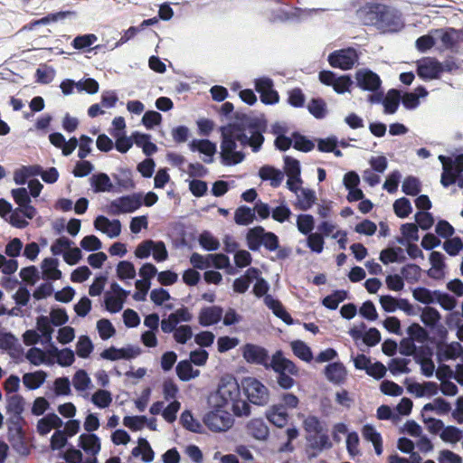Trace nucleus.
Here are the masks:
<instances>
[{
  "label": "nucleus",
  "mask_w": 463,
  "mask_h": 463,
  "mask_svg": "<svg viewBox=\"0 0 463 463\" xmlns=\"http://www.w3.org/2000/svg\"><path fill=\"white\" fill-rule=\"evenodd\" d=\"M440 40L446 48H452L459 42H463V30L449 28L442 33Z\"/></svg>",
  "instance_id": "obj_34"
},
{
  "label": "nucleus",
  "mask_w": 463,
  "mask_h": 463,
  "mask_svg": "<svg viewBox=\"0 0 463 463\" xmlns=\"http://www.w3.org/2000/svg\"><path fill=\"white\" fill-rule=\"evenodd\" d=\"M442 72V63L434 57H423L417 61V74L424 80L439 79Z\"/></svg>",
  "instance_id": "obj_12"
},
{
  "label": "nucleus",
  "mask_w": 463,
  "mask_h": 463,
  "mask_svg": "<svg viewBox=\"0 0 463 463\" xmlns=\"http://www.w3.org/2000/svg\"><path fill=\"white\" fill-rule=\"evenodd\" d=\"M241 385L234 376H223L219 388L211 396L210 404L230 409L236 417H249L251 407L248 401L241 398Z\"/></svg>",
  "instance_id": "obj_3"
},
{
  "label": "nucleus",
  "mask_w": 463,
  "mask_h": 463,
  "mask_svg": "<svg viewBox=\"0 0 463 463\" xmlns=\"http://www.w3.org/2000/svg\"><path fill=\"white\" fill-rule=\"evenodd\" d=\"M117 275L119 279H133L136 276L134 265L128 260H122L118 264Z\"/></svg>",
  "instance_id": "obj_51"
},
{
  "label": "nucleus",
  "mask_w": 463,
  "mask_h": 463,
  "mask_svg": "<svg viewBox=\"0 0 463 463\" xmlns=\"http://www.w3.org/2000/svg\"><path fill=\"white\" fill-rule=\"evenodd\" d=\"M246 430L250 436L259 440H264L269 436V429L261 419H252L246 425Z\"/></svg>",
  "instance_id": "obj_23"
},
{
  "label": "nucleus",
  "mask_w": 463,
  "mask_h": 463,
  "mask_svg": "<svg viewBox=\"0 0 463 463\" xmlns=\"http://www.w3.org/2000/svg\"><path fill=\"white\" fill-rule=\"evenodd\" d=\"M354 84L352 80V77L349 75H341L336 77L335 83L333 85V89L337 93H345L348 92L350 87Z\"/></svg>",
  "instance_id": "obj_58"
},
{
  "label": "nucleus",
  "mask_w": 463,
  "mask_h": 463,
  "mask_svg": "<svg viewBox=\"0 0 463 463\" xmlns=\"http://www.w3.org/2000/svg\"><path fill=\"white\" fill-rule=\"evenodd\" d=\"M137 354V351H134L131 347L118 349L112 346L102 351L100 356L109 361H116L119 359H130Z\"/></svg>",
  "instance_id": "obj_22"
},
{
  "label": "nucleus",
  "mask_w": 463,
  "mask_h": 463,
  "mask_svg": "<svg viewBox=\"0 0 463 463\" xmlns=\"http://www.w3.org/2000/svg\"><path fill=\"white\" fill-rule=\"evenodd\" d=\"M265 305L270 308L276 317L280 318L287 325L292 324V318L290 315L286 311L280 300H277L272 296H266L264 298Z\"/></svg>",
  "instance_id": "obj_21"
},
{
  "label": "nucleus",
  "mask_w": 463,
  "mask_h": 463,
  "mask_svg": "<svg viewBox=\"0 0 463 463\" xmlns=\"http://www.w3.org/2000/svg\"><path fill=\"white\" fill-rule=\"evenodd\" d=\"M8 440L14 451L22 456H27L30 453V449L24 439L23 426L20 430L14 426L8 427Z\"/></svg>",
  "instance_id": "obj_15"
},
{
  "label": "nucleus",
  "mask_w": 463,
  "mask_h": 463,
  "mask_svg": "<svg viewBox=\"0 0 463 463\" xmlns=\"http://www.w3.org/2000/svg\"><path fill=\"white\" fill-rule=\"evenodd\" d=\"M439 160L443 168L440 183L444 187H449L456 183L458 174L463 173V154L458 155L454 160L444 155H439Z\"/></svg>",
  "instance_id": "obj_8"
},
{
  "label": "nucleus",
  "mask_w": 463,
  "mask_h": 463,
  "mask_svg": "<svg viewBox=\"0 0 463 463\" xmlns=\"http://www.w3.org/2000/svg\"><path fill=\"white\" fill-rule=\"evenodd\" d=\"M90 378L86 371L79 370L72 379V383L77 391H85L90 384Z\"/></svg>",
  "instance_id": "obj_55"
},
{
  "label": "nucleus",
  "mask_w": 463,
  "mask_h": 463,
  "mask_svg": "<svg viewBox=\"0 0 463 463\" xmlns=\"http://www.w3.org/2000/svg\"><path fill=\"white\" fill-rule=\"evenodd\" d=\"M364 25L374 26L383 33H396L403 27L401 13L383 4H367L362 10Z\"/></svg>",
  "instance_id": "obj_4"
},
{
  "label": "nucleus",
  "mask_w": 463,
  "mask_h": 463,
  "mask_svg": "<svg viewBox=\"0 0 463 463\" xmlns=\"http://www.w3.org/2000/svg\"><path fill=\"white\" fill-rule=\"evenodd\" d=\"M260 274V271L257 268H250L246 273L234 279L232 284L234 292L238 294L245 293L249 289L250 283L255 280V278Z\"/></svg>",
  "instance_id": "obj_18"
},
{
  "label": "nucleus",
  "mask_w": 463,
  "mask_h": 463,
  "mask_svg": "<svg viewBox=\"0 0 463 463\" xmlns=\"http://www.w3.org/2000/svg\"><path fill=\"white\" fill-rule=\"evenodd\" d=\"M242 357L249 364L263 366L266 370H272L277 374V383L283 390L291 389L296 381L294 377L299 376V368L294 362L286 358L283 351L279 349L269 358L268 351L254 344H246L242 347Z\"/></svg>",
  "instance_id": "obj_2"
},
{
  "label": "nucleus",
  "mask_w": 463,
  "mask_h": 463,
  "mask_svg": "<svg viewBox=\"0 0 463 463\" xmlns=\"http://www.w3.org/2000/svg\"><path fill=\"white\" fill-rule=\"evenodd\" d=\"M307 247L317 253H320L324 248V238L318 232H311L307 237Z\"/></svg>",
  "instance_id": "obj_62"
},
{
  "label": "nucleus",
  "mask_w": 463,
  "mask_h": 463,
  "mask_svg": "<svg viewBox=\"0 0 463 463\" xmlns=\"http://www.w3.org/2000/svg\"><path fill=\"white\" fill-rule=\"evenodd\" d=\"M410 339L413 342L424 343L428 339V333L420 324H412L408 327Z\"/></svg>",
  "instance_id": "obj_56"
},
{
  "label": "nucleus",
  "mask_w": 463,
  "mask_h": 463,
  "mask_svg": "<svg viewBox=\"0 0 463 463\" xmlns=\"http://www.w3.org/2000/svg\"><path fill=\"white\" fill-rule=\"evenodd\" d=\"M393 211L397 217L403 219L412 212L411 201L406 197H400L393 203Z\"/></svg>",
  "instance_id": "obj_39"
},
{
  "label": "nucleus",
  "mask_w": 463,
  "mask_h": 463,
  "mask_svg": "<svg viewBox=\"0 0 463 463\" xmlns=\"http://www.w3.org/2000/svg\"><path fill=\"white\" fill-rule=\"evenodd\" d=\"M79 446L87 453L98 455L100 451L99 438L94 433H82L79 437Z\"/></svg>",
  "instance_id": "obj_19"
},
{
  "label": "nucleus",
  "mask_w": 463,
  "mask_h": 463,
  "mask_svg": "<svg viewBox=\"0 0 463 463\" xmlns=\"http://www.w3.org/2000/svg\"><path fill=\"white\" fill-rule=\"evenodd\" d=\"M131 455L134 457L142 455V460L146 463L153 461L155 456L149 442L144 438H139L137 446L132 449Z\"/></svg>",
  "instance_id": "obj_27"
},
{
  "label": "nucleus",
  "mask_w": 463,
  "mask_h": 463,
  "mask_svg": "<svg viewBox=\"0 0 463 463\" xmlns=\"http://www.w3.org/2000/svg\"><path fill=\"white\" fill-rule=\"evenodd\" d=\"M47 374L44 371L27 373L23 376V383L28 390H36L45 382Z\"/></svg>",
  "instance_id": "obj_26"
},
{
  "label": "nucleus",
  "mask_w": 463,
  "mask_h": 463,
  "mask_svg": "<svg viewBox=\"0 0 463 463\" xmlns=\"http://www.w3.org/2000/svg\"><path fill=\"white\" fill-rule=\"evenodd\" d=\"M309 113L317 119L326 117V102L321 98H313L307 105Z\"/></svg>",
  "instance_id": "obj_36"
},
{
  "label": "nucleus",
  "mask_w": 463,
  "mask_h": 463,
  "mask_svg": "<svg viewBox=\"0 0 463 463\" xmlns=\"http://www.w3.org/2000/svg\"><path fill=\"white\" fill-rule=\"evenodd\" d=\"M402 192L410 196H416L420 192V183L415 176L409 175L403 179Z\"/></svg>",
  "instance_id": "obj_43"
},
{
  "label": "nucleus",
  "mask_w": 463,
  "mask_h": 463,
  "mask_svg": "<svg viewBox=\"0 0 463 463\" xmlns=\"http://www.w3.org/2000/svg\"><path fill=\"white\" fill-rule=\"evenodd\" d=\"M255 211L246 205L239 206L234 213V222L240 225H248L254 222Z\"/></svg>",
  "instance_id": "obj_31"
},
{
  "label": "nucleus",
  "mask_w": 463,
  "mask_h": 463,
  "mask_svg": "<svg viewBox=\"0 0 463 463\" xmlns=\"http://www.w3.org/2000/svg\"><path fill=\"white\" fill-rule=\"evenodd\" d=\"M93 344L90 338L87 335H82L79 338L76 345V354L80 358H88L93 352Z\"/></svg>",
  "instance_id": "obj_44"
},
{
  "label": "nucleus",
  "mask_w": 463,
  "mask_h": 463,
  "mask_svg": "<svg viewBox=\"0 0 463 463\" xmlns=\"http://www.w3.org/2000/svg\"><path fill=\"white\" fill-rule=\"evenodd\" d=\"M255 90L260 94L262 103L273 105L279 101V94L274 89L272 79L261 77L255 80Z\"/></svg>",
  "instance_id": "obj_13"
},
{
  "label": "nucleus",
  "mask_w": 463,
  "mask_h": 463,
  "mask_svg": "<svg viewBox=\"0 0 463 463\" xmlns=\"http://www.w3.org/2000/svg\"><path fill=\"white\" fill-rule=\"evenodd\" d=\"M326 377L335 383H341L346 377L345 366L339 362L329 364L326 367Z\"/></svg>",
  "instance_id": "obj_25"
},
{
  "label": "nucleus",
  "mask_w": 463,
  "mask_h": 463,
  "mask_svg": "<svg viewBox=\"0 0 463 463\" xmlns=\"http://www.w3.org/2000/svg\"><path fill=\"white\" fill-rule=\"evenodd\" d=\"M92 402L99 408H106L111 402V395L109 391L98 390L92 395Z\"/></svg>",
  "instance_id": "obj_61"
},
{
  "label": "nucleus",
  "mask_w": 463,
  "mask_h": 463,
  "mask_svg": "<svg viewBox=\"0 0 463 463\" xmlns=\"http://www.w3.org/2000/svg\"><path fill=\"white\" fill-rule=\"evenodd\" d=\"M189 147L192 151L198 150L210 157H212L216 151L215 145L207 139L194 140L189 144Z\"/></svg>",
  "instance_id": "obj_40"
},
{
  "label": "nucleus",
  "mask_w": 463,
  "mask_h": 463,
  "mask_svg": "<svg viewBox=\"0 0 463 463\" xmlns=\"http://www.w3.org/2000/svg\"><path fill=\"white\" fill-rule=\"evenodd\" d=\"M91 184L96 193L109 192L113 188L109 175L105 173L93 175L91 177Z\"/></svg>",
  "instance_id": "obj_35"
},
{
  "label": "nucleus",
  "mask_w": 463,
  "mask_h": 463,
  "mask_svg": "<svg viewBox=\"0 0 463 463\" xmlns=\"http://www.w3.org/2000/svg\"><path fill=\"white\" fill-rule=\"evenodd\" d=\"M176 374L182 381L194 379L199 375V371H193V364L188 360L180 361L176 365Z\"/></svg>",
  "instance_id": "obj_37"
},
{
  "label": "nucleus",
  "mask_w": 463,
  "mask_h": 463,
  "mask_svg": "<svg viewBox=\"0 0 463 463\" xmlns=\"http://www.w3.org/2000/svg\"><path fill=\"white\" fill-rule=\"evenodd\" d=\"M24 399L20 394H13L7 397V404H5V412L10 415L8 419V427H15L19 430L21 426L24 424L23 412L24 411Z\"/></svg>",
  "instance_id": "obj_11"
},
{
  "label": "nucleus",
  "mask_w": 463,
  "mask_h": 463,
  "mask_svg": "<svg viewBox=\"0 0 463 463\" xmlns=\"http://www.w3.org/2000/svg\"><path fill=\"white\" fill-rule=\"evenodd\" d=\"M246 242L250 250H259L261 245L269 251L276 250L279 247V237L272 232H265L260 225L250 229L246 234Z\"/></svg>",
  "instance_id": "obj_5"
},
{
  "label": "nucleus",
  "mask_w": 463,
  "mask_h": 463,
  "mask_svg": "<svg viewBox=\"0 0 463 463\" xmlns=\"http://www.w3.org/2000/svg\"><path fill=\"white\" fill-rule=\"evenodd\" d=\"M58 260L53 258H46L43 260L42 269L44 279L56 280L59 279L62 273L57 269Z\"/></svg>",
  "instance_id": "obj_28"
},
{
  "label": "nucleus",
  "mask_w": 463,
  "mask_h": 463,
  "mask_svg": "<svg viewBox=\"0 0 463 463\" xmlns=\"http://www.w3.org/2000/svg\"><path fill=\"white\" fill-rule=\"evenodd\" d=\"M436 299L439 303V305L445 309V310H451L456 306V300L454 298L449 296L446 293H441L439 290L434 291Z\"/></svg>",
  "instance_id": "obj_64"
},
{
  "label": "nucleus",
  "mask_w": 463,
  "mask_h": 463,
  "mask_svg": "<svg viewBox=\"0 0 463 463\" xmlns=\"http://www.w3.org/2000/svg\"><path fill=\"white\" fill-rule=\"evenodd\" d=\"M291 351L299 359L305 362H311L313 359V354L309 346L301 340L292 341L290 344Z\"/></svg>",
  "instance_id": "obj_33"
},
{
  "label": "nucleus",
  "mask_w": 463,
  "mask_h": 463,
  "mask_svg": "<svg viewBox=\"0 0 463 463\" xmlns=\"http://www.w3.org/2000/svg\"><path fill=\"white\" fill-rule=\"evenodd\" d=\"M292 146L298 151L309 152L315 147V145L311 140L307 139L298 132H294L292 134Z\"/></svg>",
  "instance_id": "obj_46"
},
{
  "label": "nucleus",
  "mask_w": 463,
  "mask_h": 463,
  "mask_svg": "<svg viewBox=\"0 0 463 463\" xmlns=\"http://www.w3.org/2000/svg\"><path fill=\"white\" fill-rule=\"evenodd\" d=\"M420 274L421 269L417 264L410 263L401 269V276L411 284L418 282Z\"/></svg>",
  "instance_id": "obj_38"
},
{
  "label": "nucleus",
  "mask_w": 463,
  "mask_h": 463,
  "mask_svg": "<svg viewBox=\"0 0 463 463\" xmlns=\"http://www.w3.org/2000/svg\"><path fill=\"white\" fill-rule=\"evenodd\" d=\"M260 177L262 180L271 181V186L278 187L283 180V174L280 170H277L272 166H262L259 172Z\"/></svg>",
  "instance_id": "obj_30"
},
{
  "label": "nucleus",
  "mask_w": 463,
  "mask_h": 463,
  "mask_svg": "<svg viewBox=\"0 0 463 463\" xmlns=\"http://www.w3.org/2000/svg\"><path fill=\"white\" fill-rule=\"evenodd\" d=\"M212 410L203 416V423L212 431H225L232 428L234 423L232 415L228 411L227 408L216 407L211 404Z\"/></svg>",
  "instance_id": "obj_7"
},
{
  "label": "nucleus",
  "mask_w": 463,
  "mask_h": 463,
  "mask_svg": "<svg viewBox=\"0 0 463 463\" xmlns=\"http://www.w3.org/2000/svg\"><path fill=\"white\" fill-rule=\"evenodd\" d=\"M307 440L309 444V448L316 450V452L310 454L309 457H316L323 449H331L333 446L329 436L326 433H319L318 436L309 435L307 437Z\"/></svg>",
  "instance_id": "obj_20"
},
{
  "label": "nucleus",
  "mask_w": 463,
  "mask_h": 463,
  "mask_svg": "<svg viewBox=\"0 0 463 463\" xmlns=\"http://www.w3.org/2000/svg\"><path fill=\"white\" fill-rule=\"evenodd\" d=\"M98 38L95 34H85L77 36L72 42V46L77 50L85 49L91 46L97 42Z\"/></svg>",
  "instance_id": "obj_60"
},
{
  "label": "nucleus",
  "mask_w": 463,
  "mask_h": 463,
  "mask_svg": "<svg viewBox=\"0 0 463 463\" xmlns=\"http://www.w3.org/2000/svg\"><path fill=\"white\" fill-rule=\"evenodd\" d=\"M297 227H298V232L303 234L311 233L314 229V218L309 214H301L297 218Z\"/></svg>",
  "instance_id": "obj_57"
},
{
  "label": "nucleus",
  "mask_w": 463,
  "mask_h": 463,
  "mask_svg": "<svg viewBox=\"0 0 463 463\" xmlns=\"http://www.w3.org/2000/svg\"><path fill=\"white\" fill-rule=\"evenodd\" d=\"M241 389L251 404L267 405L269 400L268 388L257 378L246 376L241 380Z\"/></svg>",
  "instance_id": "obj_6"
},
{
  "label": "nucleus",
  "mask_w": 463,
  "mask_h": 463,
  "mask_svg": "<svg viewBox=\"0 0 463 463\" xmlns=\"http://www.w3.org/2000/svg\"><path fill=\"white\" fill-rule=\"evenodd\" d=\"M265 415L268 421L277 428L286 427L289 420V415L283 405L273 404L267 410Z\"/></svg>",
  "instance_id": "obj_17"
},
{
  "label": "nucleus",
  "mask_w": 463,
  "mask_h": 463,
  "mask_svg": "<svg viewBox=\"0 0 463 463\" xmlns=\"http://www.w3.org/2000/svg\"><path fill=\"white\" fill-rule=\"evenodd\" d=\"M359 54L355 48L346 47L335 50L328 56V62L332 68L339 70H352L358 62Z\"/></svg>",
  "instance_id": "obj_9"
},
{
  "label": "nucleus",
  "mask_w": 463,
  "mask_h": 463,
  "mask_svg": "<svg viewBox=\"0 0 463 463\" xmlns=\"http://www.w3.org/2000/svg\"><path fill=\"white\" fill-rule=\"evenodd\" d=\"M355 79L358 87L367 91H375L382 84L381 78L368 69L358 70L355 73Z\"/></svg>",
  "instance_id": "obj_14"
},
{
  "label": "nucleus",
  "mask_w": 463,
  "mask_h": 463,
  "mask_svg": "<svg viewBox=\"0 0 463 463\" xmlns=\"http://www.w3.org/2000/svg\"><path fill=\"white\" fill-rule=\"evenodd\" d=\"M410 360L406 358H392L389 363V370L392 374L409 373L411 369L408 367Z\"/></svg>",
  "instance_id": "obj_49"
},
{
  "label": "nucleus",
  "mask_w": 463,
  "mask_h": 463,
  "mask_svg": "<svg viewBox=\"0 0 463 463\" xmlns=\"http://www.w3.org/2000/svg\"><path fill=\"white\" fill-rule=\"evenodd\" d=\"M401 101V94L397 90H390L385 98L383 99V107L385 114H394L399 107V103Z\"/></svg>",
  "instance_id": "obj_32"
},
{
  "label": "nucleus",
  "mask_w": 463,
  "mask_h": 463,
  "mask_svg": "<svg viewBox=\"0 0 463 463\" xmlns=\"http://www.w3.org/2000/svg\"><path fill=\"white\" fill-rule=\"evenodd\" d=\"M347 293L345 290H335L331 295L322 299V305L331 310L337 308L340 302L346 299Z\"/></svg>",
  "instance_id": "obj_42"
},
{
  "label": "nucleus",
  "mask_w": 463,
  "mask_h": 463,
  "mask_svg": "<svg viewBox=\"0 0 463 463\" xmlns=\"http://www.w3.org/2000/svg\"><path fill=\"white\" fill-rule=\"evenodd\" d=\"M420 320L426 326H435L440 320V314L435 307H426L421 312Z\"/></svg>",
  "instance_id": "obj_45"
},
{
  "label": "nucleus",
  "mask_w": 463,
  "mask_h": 463,
  "mask_svg": "<svg viewBox=\"0 0 463 463\" xmlns=\"http://www.w3.org/2000/svg\"><path fill=\"white\" fill-rule=\"evenodd\" d=\"M223 315V308L220 306L203 307L199 314V324L202 326H211L219 323Z\"/></svg>",
  "instance_id": "obj_16"
},
{
  "label": "nucleus",
  "mask_w": 463,
  "mask_h": 463,
  "mask_svg": "<svg viewBox=\"0 0 463 463\" xmlns=\"http://www.w3.org/2000/svg\"><path fill=\"white\" fill-rule=\"evenodd\" d=\"M450 409V403L442 398H438L433 403H426L423 406L424 411L436 410L439 414L442 415L449 413Z\"/></svg>",
  "instance_id": "obj_54"
},
{
  "label": "nucleus",
  "mask_w": 463,
  "mask_h": 463,
  "mask_svg": "<svg viewBox=\"0 0 463 463\" xmlns=\"http://www.w3.org/2000/svg\"><path fill=\"white\" fill-rule=\"evenodd\" d=\"M435 294L423 287L416 288L413 290V298L423 304H430L435 301Z\"/></svg>",
  "instance_id": "obj_59"
},
{
  "label": "nucleus",
  "mask_w": 463,
  "mask_h": 463,
  "mask_svg": "<svg viewBox=\"0 0 463 463\" xmlns=\"http://www.w3.org/2000/svg\"><path fill=\"white\" fill-rule=\"evenodd\" d=\"M298 191L301 192V194L298 195V208L307 211L316 201L315 192L310 189H300Z\"/></svg>",
  "instance_id": "obj_48"
},
{
  "label": "nucleus",
  "mask_w": 463,
  "mask_h": 463,
  "mask_svg": "<svg viewBox=\"0 0 463 463\" xmlns=\"http://www.w3.org/2000/svg\"><path fill=\"white\" fill-rule=\"evenodd\" d=\"M380 260L383 264L388 265L394 262H403L406 260V256L402 254L401 248H386L381 251Z\"/></svg>",
  "instance_id": "obj_29"
},
{
  "label": "nucleus",
  "mask_w": 463,
  "mask_h": 463,
  "mask_svg": "<svg viewBox=\"0 0 463 463\" xmlns=\"http://www.w3.org/2000/svg\"><path fill=\"white\" fill-rule=\"evenodd\" d=\"M463 438V431L458 427L448 426L440 432V439L447 443L455 444Z\"/></svg>",
  "instance_id": "obj_41"
},
{
  "label": "nucleus",
  "mask_w": 463,
  "mask_h": 463,
  "mask_svg": "<svg viewBox=\"0 0 463 463\" xmlns=\"http://www.w3.org/2000/svg\"><path fill=\"white\" fill-rule=\"evenodd\" d=\"M303 428L307 433L318 435L322 432V423L317 416L308 415L303 421Z\"/></svg>",
  "instance_id": "obj_52"
},
{
  "label": "nucleus",
  "mask_w": 463,
  "mask_h": 463,
  "mask_svg": "<svg viewBox=\"0 0 463 463\" xmlns=\"http://www.w3.org/2000/svg\"><path fill=\"white\" fill-rule=\"evenodd\" d=\"M264 131L265 126L258 121L250 122L247 128L237 123L222 127L221 157L222 165L231 166L243 161L244 154L235 150L236 142L242 147L249 146L253 152H258L264 142L262 135Z\"/></svg>",
  "instance_id": "obj_1"
},
{
  "label": "nucleus",
  "mask_w": 463,
  "mask_h": 463,
  "mask_svg": "<svg viewBox=\"0 0 463 463\" xmlns=\"http://www.w3.org/2000/svg\"><path fill=\"white\" fill-rule=\"evenodd\" d=\"M306 96L299 88H294L288 92V103L294 108H302L305 105Z\"/></svg>",
  "instance_id": "obj_53"
},
{
  "label": "nucleus",
  "mask_w": 463,
  "mask_h": 463,
  "mask_svg": "<svg viewBox=\"0 0 463 463\" xmlns=\"http://www.w3.org/2000/svg\"><path fill=\"white\" fill-rule=\"evenodd\" d=\"M284 171L288 177L291 178H298V176H301V168L299 167V161L289 156H284Z\"/></svg>",
  "instance_id": "obj_47"
},
{
  "label": "nucleus",
  "mask_w": 463,
  "mask_h": 463,
  "mask_svg": "<svg viewBox=\"0 0 463 463\" xmlns=\"http://www.w3.org/2000/svg\"><path fill=\"white\" fill-rule=\"evenodd\" d=\"M362 433L366 440L372 442L374 449V452L378 455H381L383 451V438L381 433L379 431H376L374 427L371 425H364L363 427Z\"/></svg>",
  "instance_id": "obj_24"
},
{
  "label": "nucleus",
  "mask_w": 463,
  "mask_h": 463,
  "mask_svg": "<svg viewBox=\"0 0 463 463\" xmlns=\"http://www.w3.org/2000/svg\"><path fill=\"white\" fill-rule=\"evenodd\" d=\"M199 242L207 250H217L220 248V242L208 232H204L200 235Z\"/></svg>",
  "instance_id": "obj_63"
},
{
  "label": "nucleus",
  "mask_w": 463,
  "mask_h": 463,
  "mask_svg": "<svg viewBox=\"0 0 463 463\" xmlns=\"http://www.w3.org/2000/svg\"><path fill=\"white\" fill-rule=\"evenodd\" d=\"M97 329L99 335V337L102 340H107L116 334V328L111 325L109 320L102 318L97 323Z\"/></svg>",
  "instance_id": "obj_50"
},
{
  "label": "nucleus",
  "mask_w": 463,
  "mask_h": 463,
  "mask_svg": "<svg viewBox=\"0 0 463 463\" xmlns=\"http://www.w3.org/2000/svg\"><path fill=\"white\" fill-rule=\"evenodd\" d=\"M143 204L141 194L122 195L109 203V213L112 215L133 213Z\"/></svg>",
  "instance_id": "obj_10"
}]
</instances>
